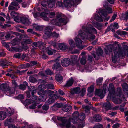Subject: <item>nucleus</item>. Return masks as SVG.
I'll return each instance as SVG.
<instances>
[{
	"label": "nucleus",
	"mask_w": 128,
	"mask_h": 128,
	"mask_svg": "<svg viewBox=\"0 0 128 128\" xmlns=\"http://www.w3.org/2000/svg\"><path fill=\"white\" fill-rule=\"evenodd\" d=\"M44 93H45V94L47 96H48L49 97L52 98L54 95H56L55 94H54V92L53 91H52L49 90H46L45 91H44Z\"/></svg>",
	"instance_id": "nucleus-28"
},
{
	"label": "nucleus",
	"mask_w": 128,
	"mask_h": 128,
	"mask_svg": "<svg viewBox=\"0 0 128 128\" xmlns=\"http://www.w3.org/2000/svg\"><path fill=\"white\" fill-rule=\"evenodd\" d=\"M60 58V57H59L56 59L54 60L50 61V62H48V63H52L54 62H57L56 64H54L52 67V69L54 70H56L57 71H60L62 70H63V68L61 67L60 64L59 63H58L57 62H58L60 60L59 58Z\"/></svg>",
	"instance_id": "nucleus-8"
},
{
	"label": "nucleus",
	"mask_w": 128,
	"mask_h": 128,
	"mask_svg": "<svg viewBox=\"0 0 128 128\" xmlns=\"http://www.w3.org/2000/svg\"><path fill=\"white\" fill-rule=\"evenodd\" d=\"M78 57L76 56H72L71 58V64L72 66H75L76 67H80L81 65L78 60Z\"/></svg>",
	"instance_id": "nucleus-9"
},
{
	"label": "nucleus",
	"mask_w": 128,
	"mask_h": 128,
	"mask_svg": "<svg viewBox=\"0 0 128 128\" xmlns=\"http://www.w3.org/2000/svg\"><path fill=\"white\" fill-rule=\"evenodd\" d=\"M12 63L9 62L6 60H0V65L3 67L5 66H8L9 65H11Z\"/></svg>",
	"instance_id": "nucleus-23"
},
{
	"label": "nucleus",
	"mask_w": 128,
	"mask_h": 128,
	"mask_svg": "<svg viewBox=\"0 0 128 128\" xmlns=\"http://www.w3.org/2000/svg\"><path fill=\"white\" fill-rule=\"evenodd\" d=\"M55 78L56 81L58 82H61L63 80V78L60 74L56 75Z\"/></svg>",
	"instance_id": "nucleus-37"
},
{
	"label": "nucleus",
	"mask_w": 128,
	"mask_h": 128,
	"mask_svg": "<svg viewBox=\"0 0 128 128\" xmlns=\"http://www.w3.org/2000/svg\"><path fill=\"white\" fill-rule=\"evenodd\" d=\"M9 87L6 84H3L0 86V88L1 89L6 93L7 92V89Z\"/></svg>",
	"instance_id": "nucleus-29"
},
{
	"label": "nucleus",
	"mask_w": 128,
	"mask_h": 128,
	"mask_svg": "<svg viewBox=\"0 0 128 128\" xmlns=\"http://www.w3.org/2000/svg\"><path fill=\"white\" fill-rule=\"evenodd\" d=\"M15 89L14 88H11L10 87L7 89L6 92L7 95L9 96H13L15 93Z\"/></svg>",
	"instance_id": "nucleus-19"
},
{
	"label": "nucleus",
	"mask_w": 128,
	"mask_h": 128,
	"mask_svg": "<svg viewBox=\"0 0 128 128\" xmlns=\"http://www.w3.org/2000/svg\"><path fill=\"white\" fill-rule=\"evenodd\" d=\"M69 42L71 48H74L75 47V44L74 41L72 39L70 40L69 41Z\"/></svg>",
	"instance_id": "nucleus-50"
},
{
	"label": "nucleus",
	"mask_w": 128,
	"mask_h": 128,
	"mask_svg": "<svg viewBox=\"0 0 128 128\" xmlns=\"http://www.w3.org/2000/svg\"><path fill=\"white\" fill-rule=\"evenodd\" d=\"M14 37L13 35L11 36V34L9 33L7 34L5 36L7 40L12 39Z\"/></svg>",
	"instance_id": "nucleus-53"
},
{
	"label": "nucleus",
	"mask_w": 128,
	"mask_h": 128,
	"mask_svg": "<svg viewBox=\"0 0 128 128\" xmlns=\"http://www.w3.org/2000/svg\"><path fill=\"white\" fill-rule=\"evenodd\" d=\"M108 90L110 92L108 97L107 100H110L111 96H112V101L116 104H119L122 102V100L118 98H117L116 96L120 97L122 95V92L120 88H117L116 91H114V88L113 84H110L109 85Z\"/></svg>",
	"instance_id": "nucleus-2"
},
{
	"label": "nucleus",
	"mask_w": 128,
	"mask_h": 128,
	"mask_svg": "<svg viewBox=\"0 0 128 128\" xmlns=\"http://www.w3.org/2000/svg\"><path fill=\"white\" fill-rule=\"evenodd\" d=\"M93 128H103V126L102 125L98 124H95L94 127Z\"/></svg>",
	"instance_id": "nucleus-59"
},
{
	"label": "nucleus",
	"mask_w": 128,
	"mask_h": 128,
	"mask_svg": "<svg viewBox=\"0 0 128 128\" xmlns=\"http://www.w3.org/2000/svg\"><path fill=\"white\" fill-rule=\"evenodd\" d=\"M94 90V86H91L88 88V90L89 92L91 93Z\"/></svg>",
	"instance_id": "nucleus-60"
},
{
	"label": "nucleus",
	"mask_w": 128,
	"mask_h": 128,
	"mask_svg": "<svg viewBox=\"0 0 128 128\" xmlns=\"http://www.w3.org/2000/svg\"><path fill=\"white\" fill-rule=\"evenodd\" d=\"M32 43V42L30 40V39H27L24 42V44H22L23 46H24V44H30Z\"/></svg>",
	"instance_id": "nucleus-63"
},
{
	"label": "nucleus",
	"mask_w": 128,
	"mask_h": 128,
	"mask_svg": "<svg viewBox=\"0 0 128 128\" xmlns=\"http://www.w3.org/2000/svg\"><path fill=\"white\" fill-rule=\"evenodd\" d=\"M96 20L98 22H103V20L102 17L97 15L95 17Z\"/></svg>",
	"instance_id": "nucleus-48"
},
{
	"label": "nucleus",
	"mask_w": 128,
	"mask_h": 128,
	"mask_svg": "<svg viewBox=\"0 0 128 128\" xmlns=\"http://www.w3.org/2000/svg\"><path fill=\"white\" fill-rule=\"evenodd\" d=\"M106 89L104 90L102 89L97 90L96 91V95L99 96L101 98H103L104 97V94L106 93Z\"/></svg>",
	"instance_id": "nucleus-12"
},
{
	"label": "nucleus",
	"mask_w": 128,
	"mask_h": 128,
	"mask_svg": "<svg viewBox=\"0 0 128 128\" xmlns=\"http://www.w3.org/2000/svg\"><path fill=\"white\" fill-rule=\"evenodd\" d=\"M58 20V22L59 24L58 26H60L62 24L63 25H66L68 22L64 18H61Z\"/></svg>",
	"instance_id": "nucleus-21"
},
{
	"label": "nucleus",
	"mask_w": 128,
	"mask_h": 128,
	"mask_svg": "<svg viewBox=\"0 0 128 128\" xmlns=\"http://www.w3.org/2000/svg\"><path fill=\"white\" fill-rule=\"evenodd\" d=\"M82 108H83L85 109V111L86 112H88L90 111V109L88 106L83 105L82 106Z\"/></svg>",
	"instance_id": "nucleus-57"
},
{
	"label": "nucleus",
	"mask_w": 128,
	"mask_h": 128,
	"mask_svg": "<svg viewBox=\"0 0 128 128\" xmlns=\"http://www.w3.org/2000/svg\"><path fill=\"white\" fill-rule=\"evenodd\" d=\"M103 51L101 48H98L97 50V54L98 56H101L103 54Z\"/></svg>",
	"instance_id": "nucleus-52"
},
{
	"label": "nucleus",
	"mask_w": 128,
	"mask_h": 128,
	"mask_svg": "<svg viewBox=\"0 0 128 128\" xmlns=\"http://www.w3.org/2000/svg\"><path fill=\"white\" fill-rule=\"evenodd\" d=\"M29 80L30 82L32 83H34L37 81L36 79L32 76L30 78Z\"/></svg>",
	"instance_id": "nucleus-54"
},
{
	"label": "nucleus",
	"mask_w": 128,
	"mask_h": 128,
	"mask_svg": "<svg viewBox=\"0 0 128 128\" xmlns=\"http://www.w3.org/2000/svg\"><path fill=\"white\" fill-rule=\"evenodd\" d=\"M22 18V17L16 16L14 18V20L16 22L21 23Z\"/></svg>",
	"instance_id": "nucleus-47"
},
{
	"label": "nucleus",
	"mask_w": 128,
	"mask_h": 128,
	"mask_svg": "<svg viewBox=\"0 0 128 128\" xmlns=\"http://www.w3.org/2000/svg\"><path fill=\"white\" fill-rule=\"evenodd\" d=\"M111 104L109 102H107L103 104V108L107 110L110 109V108Z\"/></svg>",
	"instance_id": "nucleus-34"
},
{
	"label": "nucleus",
	"mask_w": 128,
	"mask_h": 128,
	"mask_svg": "<svg viewBox=\"0 0 128 128\" xmlns=\"http://www.w3.org/2000/svg\"><path fill=\"white\" fill-rule=\"evenodd\" d=\"M122 48H128V42H123L122 44Z\"/></svg>",
	"instance_id": "nucleus-62"
},
{
	"label": "nucleus",
	"mask_w": 128,
	"mask_h": 128,
	"mask_svg": "<svg viewBox=\"0 0 128 128\" xmlns=\"http://www.w3.org/2000/svg\"><path fill=\"white\" fill-rule=\"evenodd\" d=\"M58 96L56 95H54L52 98H49L46 101V104L48 105L54 102L57 99Z\"/></svg>",
	"instance_id": "nucleus-20"
},
{
	"label": "nucleus",
	"mask_w": 128,
	"mask_h": 128,
	"mask_svg": "<svg viewBox=\"0 0 128 128\" xmlns=\"http://www.w3.org/2000/svg\"><path fill=\"white\" fill-rule=\"evenodd\" d=\"M35 29L36 30L42 31L43 30V28L40 26H37L36 27Z\"/></svg>",
	"instance_id": "nucleus-61"
},
{
	"label": "nucleus",
	"mask_w": 128,
	"mask_h": 128,
	"mask_svg": "<svg viewBox=\"0 0 128 128\" xmlns=\"http://www.w3.org/2000/svg\"><path fill=\"white\" fill-rule=\"evenodd\" d=\"M53 30L52 26H48L45 28V34L48 37L51 36L52 33V31Z\"/></svg>",
	"instance_id": "nucleus-11"
},
{
	"label": "nucleus",
	"mask_w": 128,
	"mask_h": 128,
	"mask_svg": "<svg viewBox=\"0 0 128 128\" xmlns=\"http://www.w3.org/2000/svg\"><path fill=\"white\" fill-rule=\"evenodd\" d=\"M80 89L79 87L74 88L71 90V93L72 94H78L80 93Z\"/></svg>",
	"instance_id": "nucleus-40"
},
{
	"label": "nucleus",
	"mask_w": 128,
	"mask_h": 128,
	"mask_svg": "<svg viewBox=\"0 0 128 128\" xmlns=\"http://www.w3.org/2000/svg\"><path fill=\"white\" fill-rule=\"evenodd\" d=\"M58 46L59 48H69L66 44L63 43H58Z\"/></svg>",
	"instance_id": "nucleus-43"
},
{
	"label": "nucleus",
	"mask_w": 128,
	"mask_h": 128,
	"mask_svg": "<svg viewBox=\"0 0 128 128\" xmlns=\"http://www.w3.org/2000/svg\"><path fill=\"white\" fill-rule=\"evenodd\" d=\"M51 36L54 38L57 39L59 36V34L58 33H57L55 32H52Z\"/></svg>",
	"instance_id": "nucleus-51"
},
{
	"label": "nucleus",
	"mask_w": 128,
	"mask_h": 128,
	"mask_svg": "<svg viewBox=\"0 0 128 128\" xmlns=\"http://www.w3.org/2000/svg\"><path fill=\"white\" fill-rule=\"evenodd\" d=\"M56 16V14L55 12H51L49 15V18H53Z\"/></svg>",
	"instance_id": "nucleus-58"
},
{
	"label": "nucleus",
	"mask_w": 128,
	"mask_h": 128,
	"mask_svg": "<svg viewBox=\"0 0 128 128\" xmlns=\"http://www.w3.org/2000/svg\"><path fill=\"white\" fill-rule=\"evenodd\" d=\"M21 23L26 26H28L31 24L29 19L26 17H22Z\"/></svg>",
	"instance_id": "nucleus-18"
},
{
	"label": "nucleus",
	"mask_w": 128,
	"mask_h": 128,
	"mask_svg": "<svg viewBox=\"0 0 128 128\" xmlns=\"http://www.w3.org/2000/svg\"><path fill=\"white\" fill-rule=\"evenodd\" d=\"M116 33L118 35L122 36L124 35H128V32L124 31H121L119 30L116 32Z\"/></svg>",
	"instance_id": "nucleus-39"
},
{
	"label": "nucleus",
	"mask_w": 128,
	"mask_h": 128,
	"mask_svg": "<svg viewBox=\"0 0 128 128\" xmlns=\"http://www.w3.org/2000/svg\"><path fill=\"white\" fill-rule=\"evenodd\" d=\"M3 45L6 48H10L8 43L4 41L2 42Z\"/></svg>",
	"instance_id": "nucleus-56"
},
{
	"label": "nucleus",
	"mask_w": 128,
	"mask_h": 128,
	"mask_svg": "<svg viewBox=\"0 0 128 128\" xmlns=\"http://www.w3.org/2000/svg\"><path fill=\"white\" fill-rule=\"evenodd\" d=\"M14 120L12 118H8L4 122L5 125L6 126H8L10 124H12L14 122Z\"/></svg>",
	"instance_id": "nucleus-33"
},
{
	"label": "nucleus",
	"mask_w": 128,
	"mask_h": 128,
	"mask_svg": "<svg viewBox=\"0 0 128 128\" xmlns=\"http://www.w3.org/2000/svg\"><path fill=\"white\" fill-rule=\"evenodd\" d=\"M60 50L63 52H64L66 48H60ZM66 49H69V51L71 52L72 54H76L78 52V51L76 48H66Z\"/></svg>",
	"instance_id": "nucleus-31"
},
{
	"label": "nucleus",
	"mask_w": 128,
	"mask_h": 128,
	"mask_svg": "<svg viewBox=\"0 0 128 128\" xmlns=\"http://www.w3.org/2000/svg\"><path fill=\"white\" fill-rule=\"evenodd\" d=\"M102 120L101 116L98 114H96L92 118V122H100Z\"/></svg>",
	"instance_id": "nucleus-25"
},
{
	"label": "nucleus",
	"mask_w": 128,
	"mask_h": 128,
	"mask_svg": "<svg viewBox=\"0 0 128 128\" xmlns=\"http://www.w3.org/2000/svg\"><path fill=\"white\" fill-rule=\"evenodd\" d=\"M106 48H122L120 43L116 42L113 44H111L107 46Z\"/></svg>",
	"instance_id": "nucleus-15"
},
{
	"label": "nucleus",
	"mask_w": 128,
	"mask_h": 128,
	"mask_svg": "<svg viewBox=\"0 0 128 128\" xmlns=\"http://www.w3.org/2000/svg\"><path fill=\"white\" fill-rule=\"evenodd\" d=\"M8 50L13 52H22L23 50H27L28 48H8Z\"/></svg>",
	"instance_id": "nucleus-24"
},
{
	"label": "nucleus",
	"mask_w": 128,
	"mask_h": 128,
	"mask_svg": "<svg viewBox=\"0 0 128 128\" xmlns=\"http://www.w3.org/2000/svg\"><path fill=\"white\" fill-rule=\"evenodd\" d=\"M75 43L78 48H84L86 46L82 45V41L79 38H76L75 40Z\"/></svg>",
	"instance_id": "nucleus-14"
},
{
	"label": "nucleus",
	"mask_w": 128,
	"mask_h": 128,
	"mask_svg": "<svg viewBox=\"0 0 128 128\" xmlns=\"http://www.w3.org/2000/svg\"><path fill=\"white\" fill-rule=\"evenodd\" d=\"M105 8L106 9H100L99 14L101 16H104L105 18L104 20V22H107L110 18V16L106 18L108 16V13L111 14L113 12V11L112 8L108 6L106 7Z\"/></svg>",
	"instance_id": "nucleus-4"
},
{
	"label": "nucleus",
	"mask_w": 128,
	"mask_h": 128,
	"mask_svg": "<svg viewBox=\"0 0 128 128\" xmlns=\"http://www.w3.org/2000/svg\"><path fill=\"white\" fill-rule=\"evenodd\" d=\"M61 64L64 67H67L71 65L70 60L69 58H64L62 60Z\"/></svg>",
	"instance_id": "nucleus-13"
},
{
	"label": "nucleus",
	"mask_w": 128,
	"mask_h": 128,
	"mask_svg": "<svg viewBox=\"0 0 128 128\" xmlns=\"http://www.w3.org/2000/svg\"><path fill=\"white\" fill-rule=\"evenodd\" d=\"M82 28L83 31H79L78 36H80L82 40L87 38L88 35L86 34H92V32L96 34H97V31L93 26H92V27H90L83 26Z\"/></svg>",
	"instance_id": "nucleus-3"
},
{
	"label": "nucleus",
	"mask_w": 128,
	"mask_h": 128,
	"mask_svg": "<svg viewBox=\"0 0 128 128\" xmlns=\"http://www.w3.org/2000/svg\"><path fill=\"white\" fill-rule=\"evenodd\" d=\"M56 0H49L48 1L47 7L49 8H52L55 6Z\"/></svg>",
	"instance_id": "nucleus-22"
},
{
	"label": "nucleus",
	"mask_w": 128,
	"mask_h": 128,
	"mask_svg": "<svg viewBox=\"0 0 128 128\" xmlns=\"http://www.w3.org/2000/svg\"><path fill=\"white\" fill-rule=\"evenodd\" d=\"M44 93L43 92V93L42 94L40 95H42V96H40L38 98V100L41 102H44L45 101L47 98V96L46 95H44Z\"/></svg>",
	"instance_id": "nucleus-35"
},
{
	"label": "nucleus",
	"mask_w": 128,
	"mask_h": 128,
	"mask_svg": "<svg viewBox=\"0 0 128 128\" xmlns=\"http://www.w3.org/2000/svg\"><path fill=\"white\" fill-rule=\"evenodd\" d=\"M6 116L7 114L6 112L4 111L0 112V120H4L6 118Z\"/></svg>",
	"instance_id": "nucleus-27"
},
{
	"label": "nucleus",
	"mask_w": 128,
	"mask_h": 128,
	"mask_svg": "<svg viewBox=\"0 0 128 128\" xmlns=\"http://www.w3.org/2000/svg\"><path fill=\"white\" fill-rule=\"evenodd\" d=\"M41 3V5L44 7H47L48 4V0H43Z\"/></svg>",
	"instance_id": "nucleus-49"
},
{
	"label": "nucleus",
	"mask_w": 128,
	"mask_h": 128,
	"mask_svg": "<svg viewBox=\"0 0 128 128\" xmlns=\"http://www.w3.org/2000/svg\"><path fill=\"white\" fill-rule=\"evenodd\" d=\"M37 98L36 96H33L32 99H27L24 102V103L26 104V105H28L31 104L32 103H33L32 105L30 107V108L32 109H35L36 108V106L37 104H38L39 103H36L37 101Z\"/></svg>",
	"instance_id": "nucleus-6"
},
{
	"label": "nucleus",
	"mask_w": 128,
	"mask_h": 128,
	"mask_svg": "<svg viewBox=\"0 0 128 128\" xmlns=\"http://www.w3.org/2000/svg\"><path fill=\"white\" fill-rule=\"evenodd\" d=\"M56 49V50L54 48H42L45 50L48 54L50 56H52L56 52L58 48Z\"/></svg>",
	"instance_id": "nucleus-16"
},
{
	"label": "nucleus",
	"mask_w": 128,
	"mask_h": 128,
	"mask_svg": "<svg viewBox=\"0 0 128 128\" xmlns=\"http://www.w3.org/2000/svg\"><path fill=\"white\" fill-rule=\"evenodd\" d=\"M64 6L66 8H70L72 6V3L70 2V1H68L66 0H64Z\"/></svg>",
	"instance_id": "nucleus-30"
},
{
	"label": "nucleus",
	"mask_w": 128,
	"mask_h": 128,
	"mask_svg": "<svg viewBox=\"0 0 128 128\" xmlns=\"http://www.w3.org/2000/svg\"><path fill=\"white\" fill-rule=\"evenodd\" d=\"M86 35H87L86 34ZM88 36L86 38L84 39V40H86L87 39L89 38L91 40H94L95 39L96 36L95 35H94L92 34H88Z\"/></svg>",
	"instance_id": "nucleus-44"
},
{
	"label": "nucleus",
	"mask_w": 128,
	"mask_h": 128,
	"mask_svg": "<svg viewBox=\"0 0 128 128\" xmlns=\"http://www.w3.org/2000/svg\"><path fill=\"white\" fill-rule=\"evenodd\" d=\"M72 109V107L70 105H66L64 106L62 108L63 111L67 112L71 110Z\"/></svg>",
	"instance_id": "nucleus-32"
},
{
	"label": "nucleus",
	"mask_w": 128,
	"mask_h": 128,
	"mask_svg": "<svg viewBox=\"0 0 128 128\" xmlns=\"http://www.w3.org/2000/svg\"><path fill=\"white\" fill-rule=\"evenodd\" d=\"M86 57L85 56H82V57L80 61V62L82 64L84 65L86 64Z\"/></svg>",
	"instance_id": "nucleus-46"
},
{
	"label": "nucleus",
	"mask_w": 128,
	"mask_h": 128,
	"mask_svg": "<svg viewBox=\"0 0 128 128\" xmlns=\"http://www.w3.org/2000/svg\"><path fill=\"white\" fill-rule=\"evenodd\" d=\"M50 23L52 24L58 26L59 24L58 22V20L56 19H53L50 21Z\"/></svg>",
	"instance_id": "nucleus-45"
},
{
	"label": "nucleus",
	"mask_w": 128,
	"mask_h": 128,
	"mask_svg": "<svg viewBox=\"0 0 128 128\" xmlns=\"http://www.w3.org/2000/svg\"><path fill=\"white\" fill-rule=\"evenodd\" d=\"M84 114L82 113L80 115L78 112H75L73 114V118L68 120L66 118L60 116L57 117V119L62 122V126H65L67 128H83L85 124L82 122L85 118Z\"/></svg>",
	"instance_id": "nucleus-1"
},
{
	"label": "nucleus",
	"mask_w": 128,
	"mask_h": 128,
	"mask_svg": "<svg viewBox=\"0 0 128 128\" xmlns=\"http://www.w3.org/2000/svg\"><path fill=\"white\" fill-rule=\"evenodd\" d=\"M29 90L30 91L32 92V94L33 95L35 93H36L37 91L34 86H31L29 88Z\"/></svg>",
	"instance_id": "nucleus-41"
},
{
	"label": "nucleus",
	"mask_w": 128,
	"mask_h": 128,
	"mask_svg": "<svg viewBox=\"0 0 128 128\" xmlns=\"http://www.w3.org/2000/svg\"><path fill=\"white\" fill-rule=\"evenodd\" d=\"M74 82V79L71 78L67 82L64 86L66 87H68L72 86Z\"/></svg>",
	"instance_id": "nucleus-26"
},
{
	"label": "nucleus",
	"mask_w": 128,
	"mask_h": 128,
	"mask_svg": "<svg viewBox=\"0 0 128 128\" xmlns=\"http://www.w3.org/2000/svg\"><path fill=\"white\" fill-rule=\"evenodd\" d=\"M6 54L3 50H0V57H4L6 56Z\"/></svg>",
	"instance_id": "nucleus-55"
},
{
	"label": "nucleus",
	"mask_w": 128,
	"mask_h": 128,
	"mask_svg": "<svg viewBox=\"0 0 128 128\" xmlns=\"http://www.w3.org/2000/svg\"><path fill=\"white\" fill-rule=\"evenodd\" d=\"M46 73L47 74L49 75H51L52 74V72L49 69H48L46 70Z\"/></svg>",
	"instance_id": "nucleus-64"
},
{
	"label": "nucleus",
	"mask_w": 128,
	"mask_h": 128,
	"mask_svg": "<svg viewBox=\"0 0 128 128\" xmlns=\"http://www.w3.org/2000/svg\"><path fill=\"white\" fill-rule=\"evenodd\" d=\"M32 44L36 47H38L39 48H41L42 47H43V48H44V47L46 48L45 47L46 45L41 41L34 42Z\"/></svg>",
	"instance_id": "nucleus-17"
},
{
	"label": "nucleus",
	"mask_w": 128,
	"mask_h": 128,
	"mask_svg": "<svg viewBox=\"0 0 128 128\" xmlns=\"http://www.w3.org/2000/svg\"><path fill=\"white\" fill-rule=\"evenodd\" d=\"M47 88L48 89H52L54 88V87L53 84H47L46 85L42 84L38 86V94L39 95L42 94L44 92V90Z\"/></svg>",
	"instance_id": "nucleus-5"
},
{
	"label": "nucleus",
	"mask_w": 128,
	"mask_h": 128,
	"mask_svg": "<svg viewBox=\"0 0 128 128\" xmlns=\"http://www.w3.org/2000/svg\"><path fill=\"white\" fill-rule=\"evenodd\" d=\"M61 107V105L60 104L56 103L52 107V110H56L58 108H60Z\"/></svg>",
	"instance_id": "nucleus-42"
},
{
	"label": "nucleus",
	"mask_w": 128,
	"mask_h": 128,
	"mask_svg": "<svg viewBox=\"0 0 128 128\" xmlns=\"http://www.w3.org/2000/svg\"><path fill=\"white\" fill-rule=\"evenodd\" d=\"M12 46H17V47H11V48H24V47L21 48L20 46L18 47L20 45V42L19 40V39L17 38H16L14 39L12 41ZM25 48H29L27 46H25Z\"/></svg>",
	"instance_id": "nucleus-10"
},
{
	"label": "nucleus",
	"mask_w": 128,
	"mask_h": 128,
	"mask_svg": "<svg viewBox=\"0 0 128 128\" xmlns=\"http://www.w3.org/2000/svg\"><path fill=\"white\" fill-rule=\"evenodd\" d=\"M109 2L111 4H114V0H108L107 1H106L104 4V6L105 8L108 6Z\"/></svg>",
	"instance_id": "nucleus-36"
},
{
	"label": "nucleus",
	"mask_w": 128,
	"mask_h": 128,
	"mask_svg": "<svg viewBox=\"0 0 128 128\" xmlns=\"http://www.w3.org/2000/svg\"><path fill=\"white\" fill-rule=\"evenodd\" d=\"M42 50L41 53V55L42 56V58L44 60L48 58V57L46 55V53L47 52L44 49H43Z\"/></svg>",
	"instance_id": "nucleus-38"
},
{
	"label": "nucleus",
	"mask_w": 128,
	"mask_h": 128,
	"mask_svg": "<svg viewBox=\"0 0 128 128\" xmlns=\"http://www.w3.org/2000/svg\"><path fill=\"white\" fill-rule=\"evenodd\" d=\"M121 48H119L118 50V52L116 50H115L114 52V56H112V61L114 62H115L116 60H115L116 58L118 57H121L123 58L124 55L126 54V52L122 51Z\"/></svg>",
	"instance_id": "nucleus-7"
}]
</instances>
